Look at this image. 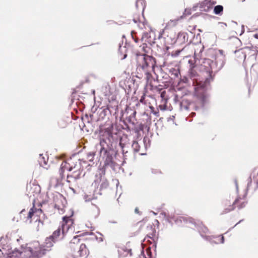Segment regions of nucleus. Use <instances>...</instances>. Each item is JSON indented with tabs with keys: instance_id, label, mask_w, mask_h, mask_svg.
Wrapping results in <instances>:
<instances>
[{
	"instance_id": "1",
	"label": "nucleus",
	"mask_w": 258,
	"mask_h": 258,
	"mask_svg": "<svg viewBox=\"0 0 258 258\" xmlns=\"http://www.w3.org/2000/svg\"><path fill=\"white\" fill-rule=\"evenodd\" d=\"M193 72L190 73V77L192 79L195 87V95L198 98V105L190 102L188 99L183 98L180 102L181 110H191L194 109L197 110L199 108H203L209 103L210 94L208 92L210 87V79L207 78L204 81H198L194 77Z\"/></svg>"
},
{
	"instance_id": "2",
	"label": "nucleus",
	"mask_w": 258,
	"mask_h": 258,
	"mask_svg": "<svg viewBox=\"0 0 258 258\" xmlns=\"http://www.w3.org/2000/svg\"><path fill=\"white\" fill-rule=\"evenodd\" d=\"M113 141V136L110 130H106L100 139V144L98 145L100 147V154L104 159V165L106 166H110L111 168L114 166L113 161L114 151L111 149V143Z\"/></svg>"
},
{
	"instance_id": "3",
	"label": "nucleus",
	"mask_w": 258,
	"mask_h": 258,
	"mask_svg": "<svg viewBox=\"0 0 258 258\" xmlns=\"http://www.w3.org/2000/svg\"><path fill=\"white\" fill-rule=\"evenodd\" d=\"M108 186V182L105 177V170L103 168L99 169L95 176V179L91 185V190L88 194L85 192L84 199L86 202L90 201L95 198L94 194H100V190L106 188Z\"/></svg>"
},
{
	"instance_id": "4",
	"label": "nucleus",
	"mask_w": 258,
	"mask_h": 258,
	"mask_svg": "<svg viewBox=\"0 0 258 258\" xmlns=\"http://www.w3.org/2000/svg\"><path fill=\"white\" fill-rule=\"evenodd\" d=\"M138 72L144 73L148 79L150 76V71L153 70L156 64L155 58L146 54H138L137 56Z\"/></svg>"
},
{
	"instance_id": "5",
	"label": "nucleus",
	"mask_w": 258,
	"mask_h": 258,
	"mask_svg": "<svg viewBox=\"0 0 258 258\" xmlns=\"http://www.w3.org/2000/svg\"><path fill=\"white\" fill-rule=\"evenodd\" d=\"M73 222L68 217H63L61 226L54 231L52 235L50 236L55 241H57L61 235L63 236L68 233H73L74 232V227L73 226Z\"/></svg>"
},
{
	"instance_id": "6",
	"label": "nucleus",
	"mask_w": 258,
	"mask_h": 258,
	"mask_svg": "<svg viewBox=\"0 0 258 258\" xmlns=\"http://www.w3.org/2000/svg\"><path fill=\"white\" fill-rule=\"evenodd\" d=\"M225 60V55L223 50H219L218 53H216L215 63L210 59L206 60L205 63L209 64L212 70L214 69V66L216 65L217 70H220L224 66Z\"/></svg>"
},
{
	"instance_id": "7",
	"label": "nucleus",
	"mask_w": 258,
	"mask_h": 258,
	"mask_svg": "<svg viewBox=\"0 0 258 258\" xmlns=\"http://www.w3.org/2000/svg\"><path fill=\"white\" fill-rule=\"evenodd\" d=\"M69 164L70 165V169L74 170L75 178H78L82 173L83 168L81 165V161L79 159L74 158H71L68 160Z\"/></svg>"
},
{
	"instance_id": "8",
	"label": "nucleus",
	"mask_w": 258,
	"mask_h": 258,
	"mask_svg": "<svg viewBox=\"0 0 258 258\" xmlns=\"http://www.w3.org/2000/svg\"><path fill=\"white\" fill-rule=\"evenodd\" d=\"M216 4V2L212 0H205L201 3L197 4L194 6L192 11L197 10V8H199L201 11L209 12L213 7V6Z\"/></svg>"
},
{
	"instance_id": "9",
	"label": "nucleus",
	"mask_w": 258,
	"mask_h": 258,
	"mask_svg": "<svg viewBox=\"0 0 258 258\" xmlns=\"http://www.w3.org/2000/svg\"><path fill=\"white\" fill-rule=\"evenodd\" d=\"M190 221L191 223H193L195 225V226L197 227V229L198 230L200 235L202 237L205 238L206 240H208L209 241H211V242H213L212 241V238H214V237L210 236L207 235V234L209 233V230L208 228L204 226L202 224V223L198 222V223H196L195 221L193 220H190Z\"/></svg>"
},
{
	"instance_id": "10",
	"label": "nucleus",
	"mask_w": 258,
	"mask_h": 258,
	"mask_svg": "<svg viewBox=\"0 0 258 258\" xmlns=\"http://www.w3.org/2000/svg\"><path fill=\"white\" fill-rule=\"evenodd\" d=\"M73 249V255L76 258H86L89 253V251L84 244L80 245L79 247H75Z\"/></svg>"
},
{
	"instance_id": "11",
	"label": "nucleus",
	"mask_w": 258,
	"mask_h": 258,
	"mask_svg": "<svg viewBox=\"0 0 258 258\" xmlns=\"http://www.w3.org/2000/svg\"><path fill=\"white\" fill-rule=\"evenodd\" d=\"M41 213L42 210L41 209H38L35 211H34V209L31 208L30 209L27 217V221L29 220V223H31L32 220H35V223H38V228L37 229V230H39V227L43 225V223L37 217L38 215Z\"/></svg>"
},
{
	"instance_id": "12",
	"label": "nucleus",
	"mask_w": 258,
	"mask_h": 258,
	"mask_svg": "<svg viewBox=\"0 0 258 258\" xmlns=\"http://www.w3.org/2000/svg\"><path fill=\"white\" fill-rule=\"evenodd\" d=\"M119 257L124 258L132 255V249L127 245L119 247L118 249Z\"/></svg>"
},
{
	"instance_id": "13",
	"label": "nucleus",
	"mask_w": 258,
	"mask_h": 258,
	"mask_svg": "<svg viewBox=\"0 0 258 258\" xmlns=\"http://www.w3.org/2000/svg\"><path fill=\"white\" fill-rule=\"evenodd\" d=\"M70 165L69 164V162H63L61 163L60 168L59 169V174L61 177H63V173L67 171H72V169H70Z\"/></svg>"
},
{
	"instance_id": "14",
	"label": "nucleus",
	"mask_w": 258,
	"mask_h": 258,
	"mask_svg": "<svg viewBox=\"0 0 258 258\" xmlns=\"http://www.w3.org/2000/svg\"><path fill=\"white\" fill-rule=\"evenodd\" d=\"M177 41L180 43H184L187 41L188 36L187 33L185 32H179L177 35Z\"/></svg>"
},
{
	"instance_id": "15",
	"label": "nucleus",
	"mask_w": 258,
	"mask_h": 258,
	"mask_svg": "<svg viewBox=\"0 0 258 258\" xmlns=\"http://www.w3.org/2000/svg\"><path fill=\"white\" fill-rule=\"evenodd\" d=\"M79 236L77 235L74 237L73 239L71 241L70 243V246L72 248H75L76 245L79 244L80 242V239L79 238Z\"/></svg>"
},
{
	"instance_id": "16",
	"label": "nucleus",
	"mask_w": 258,
	"mask_h": 258,
	"mask_svg": "<svg viewBox=\"0 0 258 258\" xmlns=\"http://www.w3.org/2000/svg\"><path fill=\"white\" fill-rule=\"evenodd\" d=\"M55 242L54 240L50 237L46 238L45 241V247L46 248H50L53 245V244Z\"/></svg>"
},
{
	"instance_id": "17",
	"label": "nucleus",
	"mask_w": 258,
	"mask_h": 258,
	"mask_svg": "<svg viewBox=\"0 0 258 258\" xmlns=\"http://www.w3.org/2000/svg\"><path fill=\"white\" fill-rule=\"evenodd\" d=\"M235 53L238 58L244 59L246 58V54L243 49L237 50L235 51Z\"/></svg>"
},
{
	"instance_id": "18",
	"label": "nucleus",
	"mask_w": 258,
	"mask_h": 258,
	"mask_svg": "<svg viewBox=\"0 0 258 258\" xmlns=\"http://www.w3.org/2000/svg\"><path fill=\"white\" fill-rule=\"evenodd\" d=\"M132 147L135 152H139L140 151V144L138 142L134 141Z\"/></svg>"
},
{
	"instance_id": "19",
	"label": "nucleus",
	"mask_w": 258,
	"mask_h": 258,
	"mask_svg": "<svg viewBox=\"0 0 258 258\" xmlns=\"http://www.w3.org/2000/svg\"><path fill=\"white\" fill-rule=\"evenodd\" d=\"M136 7L137 9H142L144 10L145 7V2L144 0H137L136 2Z\"/></svg>"
},
{
	"instance_id": "20",
	"label": "nucleus",
	"mask_w": 258,
	"mask_h": 258,
	"mask_svg": "<svg viewBox=\"0 0 258 258\" xmlns=\"http://www.w3.org/2000/svg\"><path fill=\"white\" fill-rule=\"evenodd\" d=\"M223 10V6L221 5H218L215 7L214 9V13L216 15H220Z\"/></svg>"
},
{
	"instance_id": "21",
	"label": "nucleus",
	"mask_w": 258,
	"mask_h": 258,
	"mask_svg": "<svg viewBox=\"0 0 258 258\" xmlns=\"http://www.w3.org/2000/svg\"><path fill=\"white\" fill-rule=\"evenodd\" d=\"M39 162L41 166L43 167L44 168L47 169V167L45 166L46 165V161L44 157L42 156L41 154L40 155Z\"/></svg>"
},
{
	"instance_id": "22",
	"label": "nucleus",
	"mask_w": 258,
	"mask_h": 258,
	"mask_svg": "<svg viewBox=\"0 0 258 258\" xmlns=\"http://www.w3.org/2000/svg\"><path fill=\"white\" fill-rule=\"evenodd\" d=\"M95 155V153L94 152L88 153L87 154V159L90 162H92L94 160Z\"/></svg>"
},
{
	"instance_id": "23",
	"label": "nucleus",
	"mask_w": 258,
	"mask_h": 258,
	"mask_svg": "<svg viewBox=\"0 0 258 258\" xmlns=\"http://www.w3.org/2000/svg\"><path fill=\"white\" fill-rule=\"evenodd\" d=\"M122 141H123V140L122 139H121L120 143H119V146L122 148V153H123V154H124V153H127V151H125V149H124V147H124V144L122 143Z\"/></svg>"
},
{
	"instance_id": "24",
	"label": "nucleus",
	"mask_w": 258,
	"mask_h": 258,
	"mask_svg": "<svg viewBox=\"0 0 258 258\" xmlns=\"http://www.w3.org/2000/svg\"><path fill=\"white\" fill-rule=\"evenodd\" d=\"M33 188H34L36 190V193H39V192L40 191V188L39 186L34 185L33 187H31V190H32V194L33 193Z\"/></svg>"
},
{
	"instance_id": "25",
	"label": "nucleus",
	"mask_w": 258,
	"mask_h": 258,
	"mask_svg": "<svg viewBox=\"0 0 258 258\" xmlns=\"http://www.w3.org/2000/svg\"><path fill=\"white\" fill-rule=\"evenodd\" d=\"M191 14V10L190 9H185L184 15H189Z\"/></svg>"
},
{
	"instance_id": "26",
	"label": "nucleus",
	"mask_w": 258,
	"mask_h": 258,
	"mask_svg": "<svg viewBox=\"0 0 258 258\" xmlns=\"http://www.w3.org/2000/svg\"><path fill=\"white\" fill-rule=\"evenodd\" d=\"M220 240H221L220 242L221 243H223L224 242V238L223 236H221V238H220Z\"/></svg>"
},
{
	"instance_id": "27",
	"label": "nucleus",
	"mask_w": 258,
	"mask_h": 258,
	"mask_svg": "<svg viewBox=\"0 0 258 258\" xmlns=\"http://www.w3.org/2000/svg\"><path fill=\"white\" fill-rule=\"evenodd\" d=\"M157 172H160V171H156V170H152V173H157Z\"/></svg>"
},
{
	"instance_id": "28",
	"label": "nucleus",
	"mask_w": 258,
	"mask_h": 258,
	"mask_svg": "<svg viewBox=\"0 0 258 258\" xmlns=\"http://www.w3.org/2000/svg\"><path fill=\"white\" fill-rule=\"evenodd\" d=\"M148 33L145 34L144 35V36H143L144 38H146V37L148 38Z\"/></svg>"
},
{
	"instance_id": "29",
	"label": "nucleus",
	"mask_w": 258,
	"mask_h": 258,
	"mask_svg": "<svg viewBox=\"0 0 258 258\" xmlns=\"http://www.w3.org/2000/svg\"><path fill=\"white\" fill-rule=\"evenodd\" d=\"M182 220H183V221H185V218H184V217H180V218L179 220H180V221H182Z\"/></svg>"
},
{
	"instance_id": "30",
	"label": "nucleus",
	"mask_w": 258,
	"mask_h": 258,
	"mask_svg": "<svg viewBox=\"0 0 258 258\" xmlns=\"http://www.w3.org/2000/svg\"><path fill=\"white\" fill-rule=\"evenodd\" d=\"M179 73L178 72H177H177L175 73V76L176 77H178Z\"/></svg>"
},
{
	"instance_id": "31",
	"label": "nucleus",
	"mask_w": 258,
	"mask_h": 258,
	"mask_svg": "<svg viewBox=\"0 0 258 258\" xmlns=\"http://www.w3.org/2000/svg\"><path fill=\"white\" fill-rule=\"evenodd\" d=\"M95 210L98 213L99 210L97 207H95Z\"/></svg>"
},
{
	"instance_id": "32",
	"label": "nucleus",
	"mask_w": 258,
	"mask_h": 258,
	"mask_svg": "<svg viewBox=\"0 0 258 258\" xmlns=\"http://www.w3.org/2000/svg\"><path fill=\"white\" fill-rule=\"evenodd\" d=\"M241 27H242V33H243V32H244V26H243V25H242V26H241Z\"/></svg>"
},
{
	"instance_id": "33",
	"label": "nucleus",
	"mask_w": 258,
	"mask_h": 258,
	"mask_svg": "<svg viewBox=\"0 0 258 258\" xmlns=\"http://www.w3.org/2000/svg\"><path fill=\"white\" fill-rule=\"evenodd\" d=\"M146 142V139L145 138H144V140H143V143L144 144H145Z\"/></svg>"
},
{
	"instance_id": "34",
	"label": "nucleus",
	"mask_w": 258,
	"mask_h": 258,
	"mask_svg": "<svg viewBox=\"0 0 258 258\" xmlns=\"http://www.w3.org/2000/svg\"><path fill=\"white\" fill-rule=\"evenodd\" d=\"M254 37L256 38H258V35L257 34H255L254 35Z\"/></svg>"
},
{
	"instance_id": "35",
	"label": "nucleus",
	"mask_w": 258,
	"mask_h": 258,
	"mask_svg": "<svg viewBox=\"0 0 258 258\" xmlns=\"http://www.w3.org/2000/svg\"><path fill=\"white\" fill-rule=\"evenodd\" d=\"M135 212H136V213H138V209L137 208H136V209H135Z\"/></svg>"
},
{
	"instance_id": "36",
	"label": "nucleus",
	"mask_w": 258,
	"mask_h": 258,
	"mask_svg": "<svg viewBox=\"0 0 258 258\" xmlns=\"http://www.w3.org/2000/svg\"><path fill=\"white\" fill-rule=\"evenodd\" d=\"M150 251V250L149 249H147V252L148 253L149 251Z\"/></svg>"
},
{
	"instance_id": "37",
	"label": "nucleus",
	"mask_w": 258,
	"mask_h": 258,
	"mask_svg": "<svg viewBox=\"0 0 258 258\" xmlns=\"http://www.w3.org/2000/svg\"><path fill=\"white\" fill-rule=\"evenodd\" d=\"M151 213H152L155 215H156V213H155L154 212L152 211Z\"/></svg>"
},
{
	"instance_id": "38",
	"label": "nucleus",
	"mask_w": 258,
	"mask_h": 258,
	"mask_svg": "<svg viewBox=\"0 0 258 258\" xmlns=\"http://www.w3.org/2000/svg\"><path fill=\"white\" fill-rule=\"evenodd\" d=\"M168 220L169 221V222H171V220H170L168 218H167Z\"/></svg>"
},
{
	"instance_id": "39",
	"label": "nucleus",
	"mask_w": 258,
	"mask_h": 258,
	"mask_svg": "<svg viewBox=\"0 0 258 258\" xmlns=\"http://www.w3.org/2000/svg\"><path fill=\"white\" fill-rule=\"evenodd\" d=\"M241 221H239V222H238L237 224H236V225L235 226H236V225H237L238 223H240Z\"/></svg>"
},
{
	"instance_id": "40",
	"label": "nucleus",
	"mask_w": 258,
	"mask_h": 258,
	"mask_svg": "<svg viewBox=\"0 0 258 258\" xmlns=\"http://www.w3.org/2000/svg\"><path fill=\"white\" fill-rule=\"evenodd\" d=\"M93 94H94V93H95V91H94V90L93 91Z\"/></svg>"
},
{
	"instance_id": "41",
	"label": "nucleus",
	"mask_w": 258,
	"mask_h": 258,
	"mask_svg": "<svg viewBox=\"0 0 258 258\" xmlns=\"http://www.w3.org/2000/svg\"><path fill=\"white\" fill-rule=\"evenodd\" d=\"M140 154H141V155H143V154H144V153H140Z\"/></svg>"
},
{
	"instance_id": "42",
	"label": "nucleus",
	"mask_w": 258,
	"mask_h": 258,
	"mask_svg": "<svg viewBox=\"0 0 258 258\" xmlns=\"http://www.w3.org/2000/svg\"><path fill=\"white\" fill-rule=\"evenodd\" d=\"M191 114H195V113H194V112H192V113H191Z\"/></svg>"
},
{
	"instance_id": "43",
	"label": "nucleus",
	"mask_w": 258,
	"mask_h": 258,
	"mask_svg": "<svg viewBox=\"0 0 258 258\" xmlns=\"http://www.w3.org/2000/svg\"><path fill=\"white\" fill-rule=\"evenodd\" d=\"M126 56V55H125L124 56V58H125Z\"/></svg>"
},
{
	"instance_id": "44",
	"label": "nucleus",
	"mask_w": 258,
	"mask_h": 258,
	"mask_svg": "<svg viewBox=\"0 0 258 258\" xmlns=\"http://www.w3.org/2000/svg\"><path fill=\"white\" fill-rule=\"evenodd\" d=\"M237 202V200L235 201L234 204Z\"/></svg>"
}]
</instances>
